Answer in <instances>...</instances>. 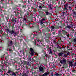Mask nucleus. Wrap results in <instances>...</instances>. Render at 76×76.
Here are the masks:
<instances>
[{"label":"nucleus","mask_w":76,"mask_h":76,"mask_svg":"<svg viewBox=\"0 0 76 76\" xmlns=\"http://www.w3.org/2000/svg\"><path fill=\"white\" fill-rule=\"evenodd\" d=\"M29 50L30 52H31V56H34V53H35V52H34V50L32 48H30Z\"/></svg>","instance_id":"4"},{"label":"nucleus","mask_w":76,"mask_h":76,"mask_svg":"<svg viewBox=\"0 0 76 76\" xmlns=\"http://www.w3.org/2000/svg\"><path fill=\"white\" fill-rule=\"evenodd\" d=\"M66 54H67V56H70V54L69 52H66Z\"/></svg>","instance_id":"51"},{"label":"nucleus","mask_w":76,"mask_h":76,"mask_svg":"<svg viewBox=\"0 0 76 76\" xmlns=\"http://www.w3.org/2000/svg\"><path fill=\"white\" fill-rule=\"evenodd\" d=\"M24 76H29L28 74H24Z\"/></svg>","instance_id":"61"},{"label":"nucleus","mask_w":76,"mask_h":76,"mask_svg":"<svg viewBox=\"0 0 76 76\" xmlns=\"http://www.w3.org/2000/svg\"><path fill=\"white\" fill-rule=\"evenodd\" d=\"M51 27V30H54V28H55V27H54V26H52Z\"/></svg>","instance_id":"38"},{"label":"nucleus","mask_w":76,"mask_h":76,"mask_svg":"<svg viewBox=\"0 0 76 76\" xmlns=\"http://www.w3.org/2000/svg\"><path fill=\"white\" fill-rule=\"evenodd\" d=\"M47 54L46 52H44L43 53V56H42L43 57H44V58H45V57H47Z\"/></svg>","instance_id":"17"},{"label":"nucleus","mask_w":76,"mask_h":76,"mask_svg":"<svg viewBox=\"0 0 76 76\" xmlns=\"http://www.w3.org/2000/svg\"><path fill=\"white\" fill-rule=\"evenodd\" d=\"M20 13L19 12H17V13L15 15L16 16H19V15Z\"/></svg>","instance_id":"42"},{"label":"nucleus","mask_w":76,"mask_h":76,"mask_svg":"<svg viewBox=\"0 0 76 76\" xmlns=\"http://www.w3.org/2000/svg\"><path fill=\"white\" fill-rule=\"evenodd\" d=\"M49 7V8L50 10H53V7H51V5H48Z\"/></svg>","instance_id":"28"},{"label":"nucleus","mask_w":76,"mask_h":76,"mask_svg":"<svg viewBox=\"0 0 76 76\" xmlns=\"http://www.w3.org/2000/svg\"><path fill=\"white\" fill-rule=\"evenodd\" d=\"M22 7L23 8H26V6L25 5H24V6H22Z\"/></svg>","instance_id":"63"},{"label":"nucleus","mask_w":76,"mask_h":76,"mask_svg":"<svg viewBox=\"0 0 76 76\" xmlns=\"http://www.w3.org/2000/svg\"><path fill=\"white\" fill-rule=\"evenodd\" d=\"M48 75V73L45 72L44 74H43L41 76H47V75Z\"/></svg>","instance_id":"26"},{"label":"nucleus","mask_w":76,"mask_h":76,"mask_svg":"<svg viewBox=\"0 0 76 76\" xmlns=\"http://www.w3.org/2000/svg\"><path fill=\"white\" fill-rule=\"evenodd\" d=\"M24 39L25 40V41H26V42H28V39Z\"/></svg>","instance_id":"52"},{"label":"nucleus","mask_w":76,"mask_h":76,"mask_svg":"<svg viewBox=\"0 0 76 76\" xmlns=\"http://www.w3.org/2000/svg\"><path fill=\"white\" fill-rule=\"evenodd\" d=\"M43 11L45 13H46V15H52V14L51 13H49L48 12V10H44Z\"/></svg>","instance_id":"3"},{"label":"nucleus","mask_w":76,"mask_h":76,"mask_svg":"<svg viewBox=\"0 0 76 76\" xmlns=\"http://www.w3.org/2000/svg\"><path fill=\"white\" fill-rule=\"evenodd\" d=\"M5 58L6 59H9V55H7V56H5Z\"/></svg>","instance_id":"33"},{"label":"nucleus","mask_w":76,"mask_h":76,"mask_svg":"<svg viewBox=\"0 0 76 76\" xmlns=\"http://www.w3.org/2000/svg\"><path fill=\"white\" fill-rule=\"evenodd\" d=\"M15 45L16 47H18L19 45V43L17 42H15Z\"/></svg>","instance_id":"18"},{"label":"nucleus","mask_w":76,"mask_h":76,"mask_svg":"<svg viewBox=\"0 0 76 76\" xmlns=\"http://www.w3.org/2000/svg\"><path fill=\"white\" fill-rule=\"evenodd\" d=\"M15 29L12 30L11 31H10V33L12 35V34H14L15 35H16V33L15 32Z\"/></svg>","instance_id":"12"},{"label":"nucleus","mask_w":76,"mask_h":76,"mask_svg":"<svg viewBox=\"0 0 76 76\" xmlns=\"http://www.w3.org/2000/svg\"><path fill=\"white\" fill-rule=\"evenodd\" d=\"M0 33H3V31L2 30V29L0 30Z\"/></svg>","instance_id":"59"},{"label":"nucleus","mask_w":76,"mask_h":76,"mask_svg":"<svg viewBox=\"0 0 76 76\" xmlns=\"http://www.w3.org/2000/svg\"><path fill=\"white\" fill-rule=\"evenodd\" d=\"M74 55H75V54L72 53L71 54V56H72V57H73V56H74Z\"/></svg>","instance_id":"48"},{"label":"nucleus","mask_w":76,"mask_h":76,"mask_svg":"<svg viewBox=\"0 0 76 76\" xmlns=\"http://www.w3.org/2000/svg\"><path fill=\"white\" fill-rule=\"evenodd\" d=\"M39 63L40 64V67H42L43 66L42 65V63H41V62L39 61Z\"/></svg>","instance_id":"35"},{"label":"nucleus","mask_w":76,"mask_h":76,"mask_svg":"<svg viewBox=\"0 0 76 76\" xmlns=\"http://www.w3.org/2000/svg\"><path fill=\"white\" fill-rule=\"evenodd\" d=\"M20 62H21V64H23V65H26V62L25 61H22L21 60H20Z\"/></svg>","instance_id":"10"},{"label":"nucleus","mask_w":76,"mask_h":76,"mask_svg":"<svg viewBox=\"0 0 76 76\" xmlns=\"http://www.w3.org/2000/svg\"><path fill=\"white\" fill-rule=\"evenodd\" d=\"M58 36L60 37V36H61L62 35L61 34V33H59L58 34Z\"/></svg>","instance_id":"43"},{"label":"nucleus","mask_w":76,"mask_h":76,"mask_svg":"<svg viewBox=\"0 0 76 76\" xmlns=\"http://www.w3.org/2000/svg\"><path fill=\"white\" fill-rule=\"evenodd\" d=\"M13 42L12 41H11L10 42V44H9L8 45V48L10 49L11 50L12 48V45H13Z\"/></svg>","instance_id":"5"},{"label":"nucleus","mask_w":76,"mask_h":76,"mask_svg":"<svg viewBox=\"0 0 76 76\" xmlns=\"http://www.w3.org/2000/svg\"><path fill=\"white\" fill-rule=\"evenodd\" d=\"M23 21L24 22V21H26V18H24L23 19Z\"/></svg>","instance_id":"53"},{"label":"nucleus","mask_w":76,"mask_h":76,"mask_svg":"<svg viewBox=\"0 0 76 76\" xmlns=\"http://www.w3.org/2000/svg\"><path fill=\"white\" fill-rule=\"evenodd\" d=\"M0 58L1 59L2 61H4V57L3 56H1L0 57Z\"/></svg>","instance_id":"24"},{"label":"nucleus","mask_w":76,"mask_h":76,"mask_svg":"<svg viewBox=\"0 0 76 76\" xmlns=\"http://www.w3.org/2000/svg\"><path fill=\"white\" fill-rule=\"evenodd\" d=\"M46 47L47 49H50V46H49V45H46Z\"/></svg>","instance_id":"36"},{"label":"nucleus","mask_w":76,"mask_h":76,"mask_svg":"<svg viewBox=\"0 0 76 76\" xmlns=\"http://www.w3.org/2000/svg\"><path fill=\"white\" fill-rule=\"evenodd\" d=\"M52 4H57V2L54 1H53L52 2Z\"/></svg>","instance_id":"44"},{"label":"nucleus","mask_w":76,"mask_h":76,"mask_svg":"<svg viewBox=\"0 0 76 76\" xmlns=\"http://www.w3.org/2000/svg\"><path fill=\"white\" fill-rule=\"evenodd\" d=\"M61 42H62V40L60 39L58 41L57 44H61Z\"/></svg>","instance_id":"19"},{"label":"nucleus","mask_w":76,"mask_h":76,"mask_svg":"<svg viewBox=\"0 0 76 76\" xmlns=\"http://www.w3.org/2000/svg\"><path fill=\"white\" fill-rule=\"evenodd\" d=\"M59 23L61 25L63 24V21H59Z\"/></svg>","instance_id":"47"},{"label":"nucleus","mask_w":76,"mask_h":76,"mask_svg":"<svg viewBox=\"0 0 76 76\" xmlns=\"http://www.w3.org/2000/svg\"><path fill=\"white\" fill-rule=\"evenodd\" d=\"M67 8L65 7H64V8H63V10L64 11H67V10H68V9H67Z\"/></svg>","instance_id":"32"},{"label":"nucleus","mask_w":76,"mask_h":76,"mask_svg":"<svg viewBox=\"0 0 76 76\" xmlns=\"http://www.w3.org/2000/svg\"><path fill=\"white\" fill-rule=\"evenodd\" d=\"M50 35H51V34H48L47 36V38H50Z\"/></svg>","instance_id":"30"},{"label":"nucleus","mask_w":76,"mask_h":76,"mask_svg":"<svg viewBox=\"0 0 76 76\" xmlns=\"http://www.w3.org/2000/svg\"><path fill=\"white\" fill-rule=\"evenodd\" d=\"M49 53H50L51 55H53V54L52 52V50L51 49H50L49 50Z\"/></svg>","instance_id":"29"},{"label":"nucleus","mask_w":76,"mask_h":76,"mask_svg":"<svg viewBox=\"0 0 76 76\" xmlns=\"http://www.w3.org/2000/svg\"><path fill=\"white\" fill-rule=\"evenodd\" d=\"M46 27L47 26H45V25L44 24H43L42 27V28H46Z\"/></svg>","instance_id":"34"},{"label":"nucleus","mask_w":76,"mask_h":76,"mask_svg":"<svg viewBox=\"0 0 76 76\" xmlns=\"http://www.w3.org/2000/svg\"><path fill=\"white\" fill-rule=\"evenodd\" d=\"M64 57H67V55H66V54H64Z\"/></svg>","instance_id":"50"},{"label":"nucleus","mask_w":76,"mask_h":76,"mask_svg":"<svg viewBox=\"0 0 76 76\" xmlns=\"http://www.w3.org/2000/svg\"><path fill=\"white\" fill-rule=\"evenodd\" d=\"M7 73H10V75L11 76H16L18 74V72L17 71L15 72H13L11 69H10L8 70Z\"/></svg>","instance_id":"1"},{"label":"nucleus","mask_w":76,"mask_h":76,"mask_svg":"<svg viewBox=\"0 0 76 76\" xmlns=\"http://www.w3.org/2000/svg\"><path fill=\"white\" fill-rule=\"evenodd\" d=\"M67 67H68V65L67 63H65V64L63 65V68H64V69L65 68H67Z\"/></svg>","instance_id":"11"},{"label":"nucleus","mask_w":76,"mask_h":76,"mask_svg":"<svg viewBox=\"0 0 76 76\" xmlns=\"http://www.w3.org/2000/svg\"><path fill=\"white\" fill-rule=\"evenodd\" d=\"M67 28H70V26H67Z\"/></svg>","instance_id":"60"},{"label":"nucleus","mask_w":76,"mask_h":76,"mask_svg":"<svg viewBox=\"0 0 76 76\" xmlns=\"http://www.w3.org/2000/svg\"><path fill=\"white\" fill-rule=\"evenodd\" d=\"M25 70H28L29 69V68H28V67L27 66H25V69H24Z\"/></svg>","instance_id":"27"},{"label":"nucleus","mask_w":76,"mask_h":76,"mask_svg":"<svg viewBox=\"0 0 76 76\" xmlns=\"http://www.w3.org/2000/svg\"><path fill=\"white\" fill-rule=\"evenodd\" d=\"M26 15H27V16H29V12L28 11H27L26 12Z\"/></svg>","instance_id":"39"},{"label":"nucleus","mask_w":76,"mask_h":76,"mask_svg":"<svg viewBox=\"0 0 76 76\" xmlns=\"http://www.w3.org/2000/svg\"><path fill=\"white\" fill-rule=\"evenodd\" d=\"M46 32H50V29H47L46 30Z\"/></svg>","instance_id":"40"},{"label":"nucleus","mask_w":76,"mask_h":76,"mask_svg":"<svg viewBox=\"0 0 76 76\" xmlns=\"http://www.w3.org/2000/svg\"><path fill=\"white\" fill-rule=\"evenodd\" d=\"M36 40H34V41H32V42L34 44V45H37V43H36Z\"/></svg>","instance_id":"20"},{"label":"nucleus","mask_w":76,"mask_h":76,"mask_svg":"<svg viewBox=\"0 0 76 76\" xmlns=\"http://www.w3.org/2000/svg\"><path fill=\"white\" fill-rule=\"evenodd\" d=\"M45 41L47 43H48V44H50V41L49 39H46Z\"/></svg>","instance_id":"21"},{"label":"nucleus","mask_w":76,"mask_h":76,"mask_svg":"<svg viewBox=\"0 0 76 76\" xmlns=\"http://www.w3.org/2000/svg\"><path fill=\"white\" fill-rule=\"evenodd\" d=\"M5 18L6 19V20H8V19H9V17H6Z\"/></svg>","instance_id":"56"},{"label":"nucleus","mask_w":76,"mask_h":76,"mask_svg":"<svg viewBox=\"0 0 76 76\" xmlns=\"http://www.w3.org/2000/svg\"><path fill=\"white\" fill-rule=\"evenodd\" d=\"M14 28H15V26H12V29L13 30V29H14Z\"/></svg>","instance_id":"57"},{"label":"nucleus","mask_w":76,"mask_h":76,"mask_svg":"<svg viewBox=\"0 0 76 76\" xmlns=\"http://www.w3.org/2000/svg\"><path fill=\"white\" fill-rule=\"evenodd\" d=\"M54 53H56L57 52V49H55L53 50Z\"/></svg>","instance_id":"49"},{"label":"nucleus","mask_w":76,"mask_h":76,"mask_svg":"<svg viewBox=\"0 0 76 76\" xmlns=\"http://www.w3.org/2000/svg\"><path fill=\"white\" fill-rule=\"evenodd\" d=\"M56 76H60V74H58V73H56V75H55Z\"/></svg>","instance_id":"46"},{"label":"nucleus","mask_w":76,"mask_h":76,"mask_svg":"<svg viewBox=\"0 0 76 76\" xmlns=\"http://www.w3.org/2000/svg\"><path fill=\"white\" fill-rule=\"evenodd\" d=\"M69 20H70V22H71L72 20V17H70V18Z\"/></svg>","instance_id":"55"},{"label":"nucleus","mask_w":76,"mask_h":76,"mask_svg":"<svg viewBox=\"0 0 76 76\" xmlns=\"http://www.w3.org/2000/svg\"><path fill=\"white\" fill-rule=\"evenodd\" d=\"M11 18H12L11 19V21L13 22H16V18H12V17H11Z\"/></svg>","instance_id":"13"},{"label":"nucleus","mask_w":76,"mask_h":76,"mask_svg":"<svg viewBox=\"0 0 76 76\" xmlns=\"http://www.w3.org/2000/svg\"><path fill=\"white\" fill-rule=\"evenodd\" d=\"M62 34L64 35H66V34H67V32L66 31L63 30L62 31Z\"/></svg>","instance_id":"15"},{"label":"nucleus","mask_w":76,"mask_h":76,"mask_svg":"<svg viewBox=\"0 0 76 76\" xmlns=\"http://www.w3.org/2000/svg\"><path fill=\"white\" fill-rule=\"evenodd\" d=\"M69 66H70L71 67H72L73 65V63L72 62L70 61L69 62Z\"/></svg>","instance_id":"25"},{"label":"nucleus","mask_w":76,"mask_h":76,"mask_svg":"<svg viewBox=\"0 0 76 76\" xmlns=\"http://www.w3.org/2000/svg\"><path fill=\"white\" fill-rule=\"evenodd\" d=\"M69 4L67 3H66L65 5H64V7H66V8H68V7L69 6L68 5Z\"/></svg>","instance_id":"23"},{"label":"nucleus","mask_w":76,"mask_h":76,"mask_svg":"<svg viewBox=\"0 0 76 76\" xmlns=\"http://www.w3.org/2000/svg\"><path fill=\"white\" fill-rule=\"evenodd\" d=\"M46 7H47V6H42V8H46Z\"/></svg>","instance_id":"54"},{"label":"nucleus","mask_w":76,"mask_h":76,"mask_svg":"<svg viewBox=\"0 0 76 76\" xmlns=\"http://www.w3.org/2000/svg\"><path fill=\"white\" fill-rule=\"evenodd\" d=\"M32 61H29L28 62H26V64L27 65H28V66H29L30 67H31V66H32V65L31 64H32Z\"/></svg>","instance_id":"9"},{"label":"nucleus","mask_w":76,"mask_h":76,"mask_svg":"<svg viewBox=\"0 0 76 76\" xmlns=\"http://www.w3.org/2000/svg\"><path fill=\"white\" fill-rule=\"evenodd\" d=\"M73 13L74 15H76V12H73Z\"/></svg>","instance_id":"64"},{"label":"nucleus","mask_w":76,"mask_h":76,"mask_svg":"<svg viewBox=\"0 0 76 76\" xmlns=\"http://www.w3.org/2000/svg\"><path fill=\"white\" fill-rule=\"evenodd\" d=\"M4 68V66H2V67H1V69L2 70H4V71H5V70L4 69H3Z\"/></svg>","instance_id":"45"},{"label":"nucleus","mask_w":76,"mask_h":76,"mask_svg":"<svg viewBox=\"0 0 76 76\" xmlns=\"http://www.w3.org/2000/svg\"><path fill=\"white\" fill-rule=\"evenodd\" d=\"M41 44H42L43 42H44V39H42L40 40Z\"/></svg>","instance_id":"31"},{"label":"nucleus","mask_w":76,"mask_h":76,"mask_svg":"<svg viewBox=\"0 0 76 76\" xmlns=\"http://www.w3.org/2000/svg\"><path fill=\"white\" fill-rule=\"evenodd\" d=\"M74 42H76V38H75L73 40Z\"/></svg>","instance_id":"62"},{"label":"nucleus","mask_w":76,"mask_h":76,"mask_svg":"<svg viewBox=\"0 0 76 76\" xmlns=\"http://www.w3.org/2000/svg\"><path fill=\"white\" fill-rule=\"evenodd\" d=\"M66 14V13L64 12H63V14L62 15H61V16L60 17V18L61 19H64L65 18L64 17V15Z\"/></svg>","instance_id":"7"},{"label":"nucleus","mask_w":76,"mask_h":76,"mask_svg":"<svg viewBox=\"0 0 76 76\" xmlns=\"http://www.w3.org/2000/svg\"><path fill=\"white\" fill-rule=\"evenodd\" d=\"M19 13L20 14V16H23V14L24 13V12L20 10V12Z\"/></svg>","instance_id":"14"},{"label":"nucleus","mask_w":76,"mask_h":76,"mask_svg":"<svg viewBox=\"0 0 76 76\" xmlns=\"http://www.w3.org/2000/svg\"><path fill=\"white\" fill-rule=\"evenodd\" d=\"M29 60H30L31 61V62L32 61V58H29Z\"/></svg>","instance_id":"58"},{"label":"nucleus","mask_w":76,"mask_h":76,"mask_svg":"<svg viewBox=\"0 0 76 76\" xmlns=\"http://www.w3.org/2000/svg\"><path fill=\"white\" fill-rule=\"evenodd\" d=\"M42 8V5L41 6H39V9H41Z\"/></svg>","instance_id":"37"},{"label":"nucleus","mask_w":76,"mask_h":76,"mask_svg":"<svg viewBox=\"0 0 76 76\" xmlns=\"http://www.w3.org/2000/svg\"><path fill=\"white\" fill-rule=\"evenodd\" d=\"M64 54V53L63 52H60L58 53V56H62V57H63V55Z\"/></svg>","instance_id":"16"},{"label":"nucleus","mask_w":76,"mask_h":76,"mask_svg":"<svg viewBox=\"0 0 76 76\" xmlns=\"http://www.w3.org/2000/svg\"><path fill=\"white\" fill-rule=\"evenodd\" d=\"M37 65L38 67L39 68V72H41L42 73H44V71L45 70L44 69H45V67L43 68L42 66H39V64L37 63L34 65V66H36Z\"/></svg>","instance_id":"2"},{"label":"nucleus","mask_w":76,"mask_h":76,"mask_svg":"<svg viewBox=\"0 0 76 76\" xmlns=\"http://www.w3.org/2000/svg\"><path fill=\"white\" fill-rule=\"evenodd\" d=\"M61 26H62V27H64L65 26V24L64 23H63L61 25Z\"/></svg>","instance_id":"41"},{"label":"nucleus","mask_w":76,"mask_h":76,"mask_svg":"<svg viewBox=\"0 0 76 76\" xmlns=\"http://www.w3.org/2000/svg\"><path fill=\"white\" fill-rule=\"evenodd\" d=\"M15 61L18 63V64H20V62L19 61V59L18 57L15 58H14Z\"/></svg>","instance_id":"8"},{"label":"nucleus","mask_w":76,"mask_h":76,"mask_svg":"<svg viewBox=\"0 0 76 76\" xmlns=\"http://www.w3.org/2000/svg\"><path fill=\"white\" fill-rule=\"evenodd\" d=\"M60 63L61 64H64L65 63H66V59H62L60 61Z\"/></svg>","instance_id":"6"},{"label":"nucleus","mask_w":76,"mask_h":76,"mask_svg":"<svg viewBox=\"0 0 76 76\" xmlns=\"http://www.w3.org/2000/svg\"><path fill=\"white\" fill-rule=\"evenodd\" d=\"M43 21V20H40V24H41V25L43 24V23H44V21Z\"/></svg>","instance_id":"22"}]
</instances>
